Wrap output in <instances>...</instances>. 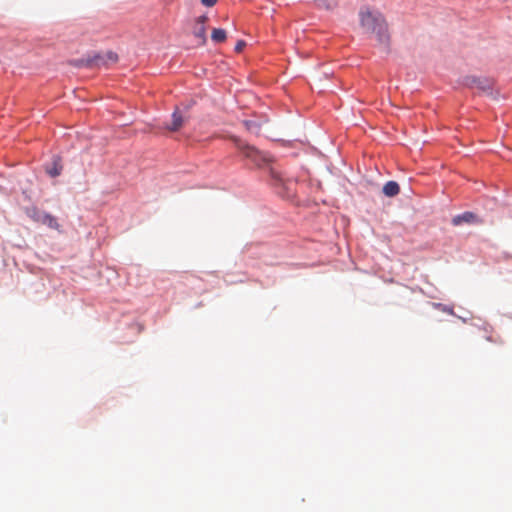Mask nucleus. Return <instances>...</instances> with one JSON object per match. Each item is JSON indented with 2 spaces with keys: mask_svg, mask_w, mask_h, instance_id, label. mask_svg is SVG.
<instances>
[{
  "mask_svg": "<svg viewBox=\"0 0 512 512\" xmlns=\"http://www.w3.org/2000/svg\"><path fill=\"white\" fill-rule=\"evenodd\" d=\"M359 16L361 27L365 32L374 35L379 45L387 48L390 37L383 15L378 11L363 9L360 11Z\"/></svg>",
  "mask_w": 512,
  "mask_h": 512,
  "instance_id": "obj_1",
  "label": "nucleus"
},
{
  "mask_svg": "<svg viewBox=\"0 0 512 512\" xmlns=\"http://www.w3.org/2000/svg\"><path fill=\"white\" fill-rule=\"evenodd\" d=\"M464 85L484 93H490L493 87V81L488 78L467 76L464 79Z\"/></svg>",
  "mask_w": 512,
  "mask_h": 512,
  "instance_id": "obj_2",
  "label": "nucleus"
},
{
  "mask_svg": "<svg viewBox=\"0 0 512 512\" xmlns=\"http://www.w3.org/2000/svg\"><path fill=\"white\" fill-rule=\"evenodd\" d=\"M237 147L245 157L250 158L257 166H261L267 161L266 155L252 146L240 142Z\"/></svg>",
  "mask_w": 512,
  "mask_h": 512,
  "instance_id": "obj_3",
  "label": "nucleus"
},
{
  "mask_svg": "<svg viewBox=\"0 0 512 512\" xmlns=\"http://www.w3.org/2000/svg\"><path fill=\"white\" fill-rule=\"evenodd\" d=\"M206 16H200L196 20V24L193 30L194 36L199 40V44L203 45L206 43V27L205 23L207 21Z\"/></svg>",
  "mask_w": 512,
  "mask_h": 512,
  "instance_id": "obj_4",
  "label": "nucleus"
},
{
  "mask_svg": "<svg viewBox=\"0 0 512 512\" xmlns=\"http://www.w3.org/2000/svg\"><path fill=\"white\" fill-rule=\"evenodd\" d=\"M479 222H480V220H479L478 216L476 214H474L473 212H469V211L464 212L460 215H456L452 219V224L455 226L461 225L463 223L474 224V223H479Z\"/></svg>",
  "mask_w": 512,
  "mask_h": 512,
  "instance_id": "obj_5",
  "label": "nucleus"
},
{
  "mask_svg": "<svg viewBox=\"0 0 512 512\" xmlns=\"http://www.w3.org/2000/svg\"><path fill=\"white\" fill-rule=\"evenodd\" d=\"M39 224L45 225V226H47L51 229H55V230H59V228H60V225L57 222V219L53 215L46 213V212H42Z\"/></svg>",
  "mask_w": 512,
  "mask_h": 512,
  "instance_id": "obj_6",
  "label": "nucleus"
},
{
  "mask_svg": "<svg viewBox=\"0 0 512 512\" xmlns=\"http://www.w3.org/2000/svg\"><path fill=\"white\" fill-rule=\"evenodd\" d=\"M382 191L387 197H395L399 194L400 187L396 181H388L384 184Z\"/></svg>",
  "mask_w": 512,
  "mask_h": 512,
  "instance_id": "obj_7",
  "label": "nucleus"
},
{
  "mask_svg": "<svg viewBox=\"0 0 512 512\" xmlns=\"http://www.w3.org/2000/svg\"><path fill=\"white\" fill-rule=\"evenodd\" d=\"M184 123L183 116L178 110H175L172 114V121L167 125V129L170 131H178Z\"/></svg>",
  "mask_w": 512,
  "mask_h": 512,
  "instance_id": "obj_8",
  "label": "nucleus"
},
{
  "mask_svg": "<svg viewBox=\"0 0 512 512\" xmlns=\"http://www.w3.org/2000/svg\"><path fill=\"white\" fill-rule=\"evenodd\" d=\"M62 171V165L60 163L59 159H54L51 166L47 167L46 172L51 177H57L61 174Z\"/></svg>",
  "mask_w": 512,
  "mask_h": 512,
  "instance_id": "obj_9",
  "label": "nucleus"
},
{
  "mask_svg": "<svg viewBox=\"0 0 512 512\" xmlns=\"http://www.w3.org/2000/svg\"><path fill=\"white\" fill-rule=\"evenodd\" d=\"M43 211H40L37 207L31 206L25 209L26 215L36 223H39L40 217Z\"/></svg>",
  "mask_w": 512,
  "mask_h": 512,
  "instance_id": "obj_10",
  "label": "nucleus"
},
{
  "mask_svg": "<svg viewBox=\"0 0 512 512\" xmlns=\"http://www.w3.org/2000/svg\"><path fill=\"white\" fill-rule=\"evenodd\" d=\"M226 37H227L226 31L221 28L213 29L212 34H211L212 40L216 43L224 42L226 40Z\"/></svg>",
  "mask_w": 512,
  "mask_h": 512,
  "instance_id": "obj_11",
  "label": "nucleus"
},
{
  "mask_svg": "<svg viewBox=\"0 0 512 512\" xmlns=\"http://www.w3.org/2000/svg\"><path fill=\"white\" fill-rule=\"evenodd\" d=\"M244 123L248 130L255 132V133H257L259 131V126L255 122L245 121Z\"/></svg>",
  "mask_w": 512,
  "mask_h": 512,
  "instance_id": "obj_12",
  "label": "nucleus"
},
{
  "mask_svg": "<svg viewBox=\"0 0 512 512\" xmlns=\"http://www.w3.org/2000/svg\"><path fill=\"white\" fill-rule=\"evenodd\" d=\"M318 5L324 6L326 8H332L335 5L334 0H316Z\"/></svg>",
  "mask_w": 512,
  "mask_h": 512,
  "instance_id": "obj_13",
  "label": "nucleus"
},
{
  "mask_svg": "<svg viewBox=\"0 0 512 512\" xmlns=\"http://www.w3.org/2000/svg\"><path fill=\"white\" fill-rule=\"evenodd\" d=\"M245 46H246V43L243 40H240L237 42V44L235 46V51L240 53L243 51Z\"/></svg>",
  "mask_w": 512,
  "mask_h": 512,
  "instance_id": "obj_14",
  "label": "nucleus"
},
{
  "mask_svg": "<svg viewBox=\"0 0 512 512\" xmlns=\"http://www.w3.org/2000/svg\"><path fill=\"white\" fill-rule=\"evenodd\" d=\"M106 58L111 62H116L118 60L117 54L111 51L106 54Z\"/></svg>",
  "mask_w": 512,
  "mask_h": 512,
  "instance_id": "obj_15",
  "label": "nucleus"
},
{
  "mask_svg": "<svg viewBox=\"0 0 512 512\" xmlns=\"http://www.w3.org/2000/svg\"><path fill=\"white\" fill-rule=\"evenodd\" d=\"M218 0H201V3L207 7H212L217 3Z\"/></svg>",
  "mask_w": 512,
  "mask_h": 512,
  "instance_id": "obj_16",
  "label": "nucleus"
},
{
  "mask_svg": "<svg viewBox=\"0 0 512 512\" xmlns=\"http://www.w3.org/2000/svg\"><path fill=\"white\" fill-rule=\"evenodd\" d=\"M94 61H95L96 65H100L103 62V57L96 56Z\"/></svg>",
  "mask_w": 512,
  "mask_h": 512,
  "instance_id": "obj_17",
  "label": "nucleus"
}]
</instances>
